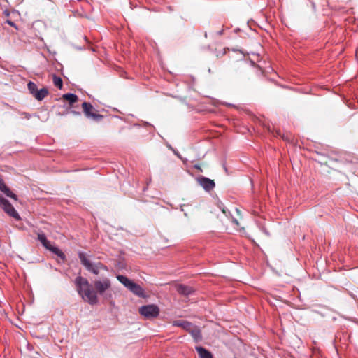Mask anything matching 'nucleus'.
Masks as SVG:
<instances>
[{"mask_svg": "<svg viewBox=\"0 0 358 358\" xmlns=\"http://www.w3.org/2000/svg\"><path fill=\"white\" fill-rule=\"evenodd\" d=\"M75 284L77 287L78 294L83 299L91 305L96 304L98 298L96 291H94L88 280L81 276H78L75 280Z\"/></svg>", "mask_w": 358, "mask_h": 358, "instance_id": "1", "label": "nucleus"}, {"mask_svg": "<svg viewBox=\"0 0 358 358\" xmlns=\"http://www.w3.org/2000/svg\"><path fill=\"white\" fill-rule=\"evenodd\" d=\"M116 278L120 283H122L134 295L143 299L148 297L145 293L144 289L139 285L129 279L127 276L117 275Z\"/></svg>", "mask_w": 358, "mask_h": 358, "instance_id": "2", "label": "nucleus"}, {"mask_svg": "<svg viewBox=\"0 0 358 358\" xmlns=\"http://www.w3.org/2000/svg\"><path fill=\"white\" fill-rule=\"evenodd\" d=\"M78 257L81 264L84 266V267L90 272L98 275L99 273L100 269H103L107 271V267L104 266L101 262L97 264H93L87 257V255L85 252L80 251L78 252Z\"/></svg>", "mask_w": 358, "mask_h": 358, "instance_id": "3", "label": "nucleus"}, {"mask_svg": "<svg viewBox=\"0 0 358 358\" xmlns=\"http://www.w3.org/2000/svg\"><path fill=\"white\" fill-rule=\"evenodd\" d=\"M37 239L47 250L51 251L52 253H54L57 257L61 258L63 261L66 259V256L64 253L57 247L52 246L50 244V242L47 239L46 236L44 233H38Z\"/></svg>", "mask_w": 358, "mask_h": 358, "instance_id": "4", "label": "nucleus"}, {"mask_svg": "<svg viewBox=\"0 0 358 358\" xmlns=\"http://www.w3.org/2000/svg\"><path fill=\"white\" fill-rule=\"evenodd\" d=\"M159 312V308L155 304L145 305L139 308V313L146 319L157 317Z\"/></svg>", "mask_w": 358, "mask_h": 358, "instance_id": "5", "label": "nucleus"}, {"mask_svg": "<svg viewBox=\"0 0 358 358\" xmlns=\"http://www.w3.org/2000/svg\"><path fill=\"white\" fill-rule=\"evenodd\" d=\"M83 113L86 117L92 119L96 122L102 120L103 116L96 113V110L90 103L84 102L82 104Z\"/></svg>", "mask_w": 358, "mask_h": 358, "instance_id": "6", "label": "nucleus"}, {"mask_svg": "<svg viewBox=\"0 0 358 358\" xmlns=\"http://www.w3.org/2000/svg\"><path fill=\"white\" fill-rule=\"evenodd\" d=\"M0 206L10 217L20 220V217L12 204L6 199L0 196Z\"/></svg>", "mask_w": 358, "mask_h": 358, "instance_id": "7", "label": "nucleus"}, {"mask_svg": "<svg viewBox=\"0 0 358 358\" xmlns=\"http://www.w3.org/2000/svg\"><path fill=\"white\" fill-rule=\"evenodd\" d=\"M94 286L96 294L102 295L107 289L110 288L111 282L110 279L105 278L102 280L94 281Z\"/></svg>", "mask_w": 358, "mask_h": 358, "instance_id": "8", "label": "nucleus"}, {"mask_svg": "<svg viewBox=\"0 0 358 358\" xmlns=\"http://www.w3.org/2000/svg\"><path fill=\"white\" fill-rule=\"evenodd\" d=\"M198 183L207 192L213 190L215 186L214 181L204 176L198 177Z\"/></svg>", "mask_w": 358, "mask_h": 358, "instance_id": "9", "label": "nucleus"}, {"mask_svg": "<svg viewBox=\"0 0 358 358\" xmlns=\"http://www.w3.org/2000/svg\"><path fill=\"white\" fill-rule=\"evenodd\" d=\"M0 191L3 192L8 197L13 199L14 200H17V196L13 193L10 189L6 185L4 181L0 175Z\"/></svg>", "mask_w": 358, "mask_h": 358, "instance_id": "10", "label": "nucleus"}, {"mask_svg": "<svg viewBox=\"0 0 358 358\" xmlns=\"http://www.w3.org/2000/svg\"><path fill=\"white\" fill-rule=\"evenodd\" d=\"M188 333L191 334L194 342L199 343L202 340L201 331L198 326L194 324Z\"/></svg>", "mask_w": 358, "mask_h": 358, "instance_id": "11", "label": "nucleus"}, {"mask_svg": "<svg viewBox=\"0 0 358 358\" xmlns=\"http://www.w3.org/2000/svg\"><path fill=\"white\" fill-rule=\"evenodd\" d=\"M173 325L174 327H182L184 330L189 332L194 326V324L185 320H175L173 322Z\"/></svg>", "mask_w": 358, "mask_h": 358, "instance_id": "12", "label": "nucleus"}, {"mask_svg": "<svg viewBox=\"0 0 358 358\" xmlns=\"http://www.w3.org/2000/svg\"><path fill=\"white\" fill-rule=\"evenodd\" d=\"M176 289L179 294L185 296H188L193 292V289L191 287L184 285H178Z\"/></svg>", "mask_w": 358, "mask_h": 358, "instance_id": "13", "label": "nucleus"}, {"mask_svg": "<svg viewBox=\"0 0 358 358\" xmlns=\"http://www.w3.org/2000/svg\"><path fill=\"white\" fill-rule=\"evenodd\" d=\"M195 349L199 354V358H213L211 352L204 348L201 346H196Z\"/></svg>", "mask_w": 358, "mask_h": 358, "instance_id": "14", "label": "nucleus"}, {"mask_svg": "<svg viewBox=\"0 0 358 358\" xmlns=\"http://www.w3.org/2000/svg\"><path fill=\"white\" fill-rule=\"evenodd\" d=\"M62 98L67 101L71 106L78 100V96L72 93L64 94H63Z\"/></svg>", "mask_w": 358, "mask_h": 358, "instance_id": "15", "label": "nucleus"}, {"mask_svg": "<svg viewBox=\"0 0 358 358\" xmlns=\"http://www.w3.org/2000/svg\"><path fill=\"white\" fill-rule=\"evenodd\" d=\"M48 94V90L45 87L38 90L34 97L38 101H42Z\"/></svg>", "mask_w": 358, "mask_h": 358, "instance_id": "16", "label": "nucleus"}, {"mask_svg": "<svg viewBox=\"0 0 358 358\" xmlns=\"http://www.w3.org/2000/svg\"><path fill=\"white\" fill-rule=\"evenodd\" d=\"M52 81L55 87H58L59 89H62L63 86V81L60 77L56 75H53Z\"/></svg>", "mask_w": 358, "mask_h": 358, "instance_id": "17", "label": "nucleus"}, {"mask_svg": "<svg viewBox=\"0 0 358 358\" xmlns=\"http://www.w3.org/2000/svg\"><path fill=\"white\" fill-rule=\"evenodd\" d=\"M27 87H28V90L30 92V93L34 96V94L38 91L37 85L34 82L29 81V83L27 84Z\"/></svg>", "mask_w": 358, "mask_h": 358, "instance_id": "18", "label": "nucleus"}, {"mask_svg": "<svg viewBox=\"0 0 358 358\" xmlns=\"http://www.w3.org/2000/svg\"><path fill=\"white\" fill-rule=\"evenodd\" d=\"M21 115L26 119H29L31 117V115L25 112L22 113Z\"/></svg>", "mask_w": 358, "mask_h": 358, "instance_id": "19", "label": "nucleus"}, {"mask_svg": "<svg viewBox=\"0 0 358 358\" xmlns=\"http://www.w3.org/2000/svg\"><path fill=\"white\" fill-rule=\"evenodd\" d=\"M7 23L8 24H10V26H12V27H15V23L13 22L12 21H10V20H7Z\"/></svg>", "mask_w": 358, "mask_h": 358, "instance_id": "20", "label": "nucleus"}, {"mask_svg": "<svg viewBox=\"0 0 358 358\" xmlns=\"http://www.w3.org/2000/svg\"><path fill=\"white\" fill-rule=\"evenodd\" d=\"M194 168H195V169H198V170L201 171V169L200 166H199V165H198V164H195V165L194 166Z\"/></svg>", "mask_w": 358, "mask_h": 358, "instance_id": "21", "label": "nucleus"}, {"mask_svg": "<svg viewBox=\"0 0 358 358\" xmlns=\"http://www.w3.org/2000/svg\"><path fill=\"white\" fill-rule=\"evenodd\" d=\"M71 113L74 115H80V113L79 112H76V111H71Z\"/></svg>", "mask_w": 358, "mask_h": 358, "instance_id": "22", "label": "nucleus"}]
</instances>
